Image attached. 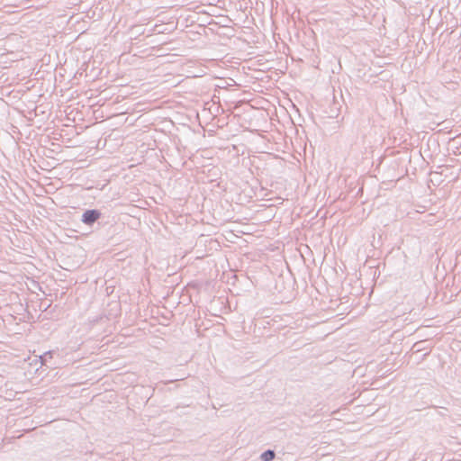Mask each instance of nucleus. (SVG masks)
<instances>
[{"mask_svg":"<svg viewBox=\"0 0 461 461\" xmlns=\"http://www.w3.org/2000/svg\"><path fill=\"white\" fill-rule=\"evenodd\" d=\"M101 216L102 213L99 210H86L82 214L81 221L86 225L92 226L95 221H97L101 218Z\"/></svg>","mask_w":461,"mask_h":461,"instance_id":"obj_1","label":"nucleus"},{"mask_svg":"<svg viewBox=\"0 0 461 461\" xmlns=\"http://www.w3.org/2000/svg\"><path fill=\"white\" fill-rule=\"evenodd\" d=\"M448 149L454 154H461V135L455 136L448 140Z\"/></svg>","mask_w":461,"mask_h":461,"instance_id":"obj_2","label":"nucleus"},{"mask_svg":"<svg viewBox=\"0 0 461 461\" xmlns=\"http://www.w3.org/2000/svg\"><path fill=\"white\" fill-rule=\"evenodd\" d=\"M275 457H276V453L274 450H271V449H267V450L264 451L260 456V459L262 461H272V460H274Z\"/></svg>","mask_w":461,"mask_h":461,"instance_id":"obj_3","label":"nucleus"},{"mask_svg":"<svg viewBox=\"0 0 461 461\" xmlns=\"http://www.w3.org/2000/svg\"><path fill=\"white\" fill-rule=\"evenodd\" d=\"M51 357H52L51 351L46 352L43 356L41 357V363L45 365L47 363V361L49 360V358H51Z\"/></svg>","mask_w":461,"mask_h":461,"instance_id":"obj_4","label":"nucleus"},{"mask_svg":"<svg viewBox=\"0 0 461 461\" xmlns=\"http://www.w3.org/2000/svg\"><path fill=\"white\" fill-rule=\"evenodd\" d=\"M421 343H422V342H417V343H415V344L413 345V347H412V349H413L415 352H419V351H420V349H421V348H420V344H421Z\"/></svg>","mask_w":461,"mask_h":461,"instance_id":"obj_5","label":"nucleus"}]
</instances>
